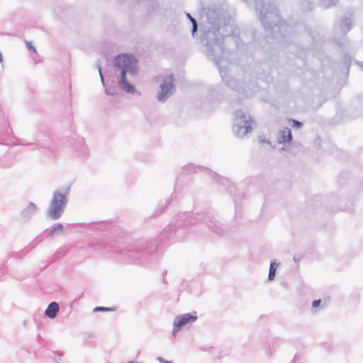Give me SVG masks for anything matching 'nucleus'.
<instances>
[{"mask_svg": "<svg viewBox=\"0 0 363 363\" xmlns=\"http://www.w3.org/2000/svg\"><path fill=\"white\" fill-rule=\"evenodd\" d=\"M57 354L59 356H62V354H63L61 352H57Z\"/></svg>", "mask_w": 363, "mask_h": 363, "instance_id": "18", "label": "nucleus"}, {"mask_svg": "<svg viewBox=\"0 0 363 363\" xmlns=\"http://www.w3.org/2000/svg\"><path fill=\"white\" fill-rule=\"evenodd\" d=\"M65 203V196L60 192H55L49 210L50 216L53 219L58 218L62 212L63 205Z\"/></svg>", "mask_w": 363, "mask_h": 363, "instance_id": "2", "label": "nucleus"}, {"mask_svg": "<svg viewBox=\"0 0 363 363\" xmlns=\"http://www.w3.org/2000/svg\"><path fill=\"white\" fill-rule=\"evenodd\" d=\"M292 140L291 133L289 128H284L280 132L279 143H289Z\"/></svg>", "mask_w": 363, "mask_h": 363, "instance_id": "7", "label": "nucleus"}, {"mask_svg": "<svg viewBox=\"0 0 363 363\" xmlns=\"http://www.w3.org/2000/svg\"><path fill=\"white\" fill-rule=\"evenodd\" d=\"M188 17L190 19V21H191V23L193 24V33H194L196 30V28H197L196 21L189 14H188Z\"/></svg>", "mask_w": 363, "mask_h": 363, "instance_id": "11", "label": "nucleus"}, {"mask_svg": "<svg viewBox=\"0 0 363 363\" xmlns=\"http://www.w3.org/2000/svg\"><path fill=\"white\" fill-rule=\"evenodd\" d=\"M277 265L278 264L274 262H271L268 276V279L269 280H273L274 279Z\"/></svg>", "mask_w": 363, "mask_h": 363, "instance_id": "8", "label": "nucleus"}, {"mask_svg": "<svg viewBox=\"0 0 363 363\" xmlns=\"http://www.w3.org/2000/svg\"><path fill=\"white\" fill-rule=\"evenodd\" d=\"M174 79L172 76L167 77L162 85L160 86V91L158 93L157 99L159 101H163L167 97V94L171 92L174 87Z\"/></svg>", "mask_w": 363, "mask_h": 363, "instance_id": "4", "label": "nucleus"}, {"mask_svg": "<svg viewBox=\"0 0 363 363\" xmlns=\"http://www.w3.org/2000/svg\"><path fill=\"white\" fill-rule=\"evenodd\" d=\"M62 231H63V225L60 223H58L54 227L52 230L50 232V235H53L55 233L60 234L62 233Z\"/></svg>", "mask_w": 363, "mask_h": 363, "instance_id": "9", "label": "nucleus"}, {"mask_svg": "<svg viewBox=\"0 0 363 363\" xmlns=\"http://www.w3.org/2000/svg\"><path fill=\"white\" fill-rule=\"evenodd\" d=\"M26 45L28 49L33 50V52H36L35 48L32 45V43L30 42H26Z\"/></svg>", "mask_w": 363, "mask_h": 363, "instance_id": "15", "label": "nucleus"}, {"mask_svg": "<svg viewBox=\"0 0 363 363\" xmlns=\"http://www.w3.org/2000/svg\"><path fill=\"white\" fill-rule=\"evenodd\" d=\"M94 311H113L111 308H106V307H96L94 310Z\"/></svg>", "mask_w": 363, "mask_h": 363, "instance_id": "12", "label": "nucleus"}, {"mask_svg": "<svg viewBox=\"0 0 363 363\" xmlns=\"http://www.w3.org/2000/svg\"><path fill=\"white\" fill-rule=\"evenodd\" d=\"M123 89H125L126 91L130 92L134 89L133 86L126 82V84H121Z\"/></svg>", "mask_w": 363, "mask_h": 363, "instance_id": "10", "label": "nucleus"}, {"mask_svg": "<svg viewBox=\"0 0 363 363\" xmlns=\"http://www.w3.org/2000/svg\"><path fill=\"white\" fill-rule=\"evenodd\" d=\"M198 319L196 312L185 313L175 317L173 324V333H177L184 328L191 325Z\"/></svg>", "mask_w": 363, "mask_h": 363, "instance_id": "3", "label": "nucleus"}, {"mask_svg": "<svg viewBox=\"0 0 363 363\" xmlns=\"http://www.w3.org/2000/svg\"><path fill=\"white\" fill-rule=\"evenodd\" d=\"M59 312V306L56 302H52L46 308L45 313L50 318H54Z\"/></svg>", "mask_w": 363, "mask_h": 363, "instance_id": "6", "label": "nucleus"}, {"mask_svg": "<svg viewBox=\"0 0 363 363\" xmlns=\"http://www.w3.org/2000/svg\"><path fill=\"white\" fill-rule=\"evenodd\" d=\"M240 119V121L238 123L237 133L238 135H245L252 130V121L250 116L247 118L245 116H241Z\"/></svg>", "mask_w": 363, "mask_h": 363, "instance_id": "5", "label": "nucleus"}, {"mask_svg": "<svg viewBox=\"0 0 363 363\" xmlns=\"http://www.w3.org/2000/svg\"><path fill=\"white\" fill-rule=\"evenodd\" d=\"M296 361H297V357H296V356H295L294 359V362H293V363H295Z\"/></svg>", "mask_w": 363, "mask_h": 363, "instance_id": "19", "label": "nucleus"}, {"mask_svg": "<svg viewBox=\"0 0 363 363\" xmlns=\"http://www.w3.org/2000/svg\"><path fill=\"white\" fill-rule=\"evenodd\" d=\"M2 60H3V57H2L1 53L0 52V62H2Z\"/></svg>", "mask_w": 363, "mask_h": 363, "instance_id": "17", "label": "nucleus"}, {"mask_svg": "<svg viewBox=\"0 0 363 363\" xmlns=\"http://www.w3.org/2000/svg\"><path fill=\"white\" fill-rule=\"evenodd\" d=\"M136 64V60L130 55L121 54L118 55L114 60L116 67L121 68V78L120 84H126L125 74L132 65Z\"/></svg>", "mask_w": 363, "mask_h": 363, "instance_id": "1", "label": "nucleus"}, {"mask_svg": "<svg viewBox=\"0 0 363 363\" xmlns=\"http://www.w3.org/2000/svg\"><path fill=\"white\" fill-rule=\"evenodd\" d=\"M320 302H321V300H320V299L315 300V301H313V303H312V306H313V308H317L318 306H320Z\"/></svg>", "mask_w": 363, "mask_h": 363, "instance_id": "14", "label": "nucleus"}, {"mask_svg": "<svg viewBox=\"0 0 363 363\" xmlns=\"http://www.w3.org/2000/svg\"><path fill=\"white\" fill-rule=\"evenodd\" d=\"M157 360L161 362V363H172V362H169V361H167L165 360L164 359H163L162 357H157Z\"/></svg>", "mask_w": 363, "mask_h": 363, "instance_id": "16", "label": "nucleus"}, {"mask_svg": "<svg viewBox=\"0 0 363 363\" xmlns=\"http://www.w3.org/2000/svg\"><path fill=\"white\" fill-rule=\"evenodd\" d=\"M302 126V123L297 121H293V127L294 128H299Z\"/></svg>", "mask_w": 363, "mask_h": 363, "instance_id": "13", "label": "nucleus"}]
</instances>
